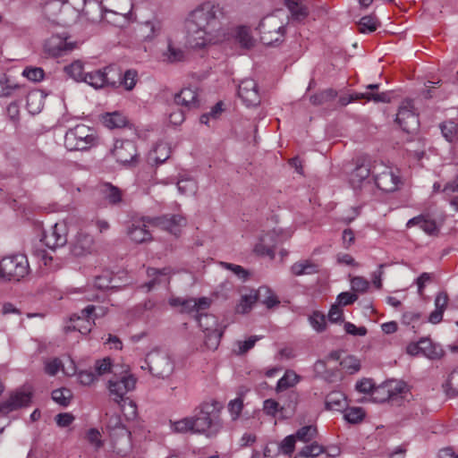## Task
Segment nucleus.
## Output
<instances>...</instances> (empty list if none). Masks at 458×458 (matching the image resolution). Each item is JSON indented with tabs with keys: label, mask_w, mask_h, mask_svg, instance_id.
<instances>
[{
	"label": "nucleus",
	"mask_w": 458,
	"mask_h": 458,
	"mask_svg": "<svg viewBox=\"0 0 458 458\" xmlns=\"http://www.w3.org/2000/svg\"><path fill=\"white\" fill-rule=\"evenodd\" d=\"M120 365H114L112 360L109 357H106L102 360H98L95 362V371L98 376H104L109 373L114 375V370L116 368H120Z\"/></svg>",
	"instance_id": "nucleus-41"
},
{
	"label": "nucleus",
	"mask_w": 458,
	"mask_h": 458,
	"mask_svg": "<svg viewBox=\"0 0 458 458\" xmlns=\"http://www.w3.org/2000/svg\"><path fill=\"white\" fill-rule=\"evenodd\" d=\"M235 39L244 48H250L254 44V39L250 35V30L245 26H239L235 29Z\"/></svg>",
	"instance_id": "nucleus-37"
},
{
	"label": "nucleus",
	"mask_w": 458,
	"mask_h": 458,
	"mask_svg": "<svg viewBox=\"0 0 458 458\" xmlns=\"http://www.w3.org/2000/svg\"><path fill=\"white\" fill-rule=\"evenodd\" d=\"M193 416H187L177 420H170L172 432L176 434H197Z\"/></svg>",
	"instance_id": "nucleus-25"
},
{
	"label": "nucleus",
	"mask_w": 458,
	"mask_h": 458,
	"mask_svg": "<svg viewBox=\"0 0 458 458\" xmlns=\"http://www.w3.org/2000/svg\"><path fill=\"white\" fill-rule=\"evenodd\" d=\"M279 14L280 12H277L264 17L258 26L260 39L265 45L271 46L284 39L285 22Z\"/></svg>",
	"instance_id": "nucleus-6"
},
{
	"label": "nucleus",
	"mask_w": 458,
	"mask_h": 458,
	"mask_svg": "<svg viewBox=\"0 0 458 458\" xmlns=\"http://www.w3.org/2000/svg\"><path fill=\"white\" fill-rule=\"evenodd\" d=\"M396 122L401 128L408 133H412L418 130L419 119L414 113L411 100H404L402 102L396 114Z\"/></svg>",
	"instance_id": "nucleus-13"
},
{
	"label": "nucleus",
	"mask_w": 458,
	"mask_h": 458,
	"mask_svg": "<svg viewBox=\"0 0 458 458\" xmlns=\"http://www.w3.org/2000/svg\"><path fill=\"white\" fill-rule=\"evenodd\" d=\"M163 60L169 64L182 62L185 58L184 51L170 38L167 40V47L162 54Z\"/></svg>",
	"instance_id": "nucleus-26"
},
{
	"label": "nucleus",
	"mask_w": 458,
	"mask_h": 458,
	"mask_svg": "<svg viewBox=\"0 0 458 458\" xmlns=\"http://www.w3.org/2000/svg\"><path fill=\"white\" fill-rule=\"evenodd\" d=\"M149 223L171 233L177 235L180 229L187 225V219L182 215H165L148 219Z\"/></svg>",
	"instance_id": "nucleus-18"
},
{
	"label": "nucleus",
	"mask_w": 458,
	"mask_h": 458,
	"mask_svg": "<svg viewBox=\"0 0 458 458\" xmlns=\"http://www.w3.org/2000/svg\"><path fill=\"white\" fill-rule=\"evenodd\" d=\"M137 377L131 372L128 366H122L114 370V375L108 379L106 387L110 397L121 403L125 395L136 388Z\"/></svg>",
	"instance_id": "nucleus-3"
},
{
	"label": "nucleus",
	"mask_w": 458,
	"mask_h": 458,
	"mask_svg": "<svg viewBox=\"0 0 458 458\" xmlns=\"http://www.w3.org/2000/svg\"><path fill=\"white\" fill-rule=\"evenodd\" d=\"M413 226H419L429 235H435L438 233V227L436 221L428 216L420 215L410 219L406 224V227L411 228Z\"/></svg>",
	"instance_id": "nucleus-24"
},
{
	"label": "nucleus",
	"mask_w": 458,
	"mask_h": 458,
	"mask_svg": "<svg viewBox=\"0 0 458 458\" xmlns=\"http://www.w3.org/2000/svg\"><path fill=\"white\" fill-rule=\"evenodd\" d=\"M148 276L151 278L148 282L144 284L141 287L146 288L147 292H149L153 289L157 284H161L162 280L161 276H168L172 274V269L170 267H164L162 269H157L154 267H149L147 270Z\"/></svg>",
	"instance_id": "nucleus-29"
},
{
	"label": "nucleus",
	"mask_w": 458,
	"mask_h": 458,
	"mask_svg": "<svg viewBox=\"0 0 458 458\" xmlns=\"http://www.w3.org/2000/svg\"><path fill=\"white\" fill-rule=\"evenodd\" d=\"M174 102L178 106L186 108H195L199 106L198 92L193 88H183L174 96Z\"/></svg>",
	"instance_id": "nucleus-23"
},
{
	"label": "nucleus",
	"mask_w": 458,
	"mask_h": 458,
	"mask_svg": "<svg viewBox=\"0 0 458 458\" xmlns=\"http://www.w3.org/2000/svg\"><path fill=\"white\" fill-rule=\"evenodd\" d=\"M75 47L72 42H67L66 38L53 35L44 43V52L52 57H56L72 51Z\"/></svg>",
	"instance_id": "nucleus-19"
},
{
	"label": "nucleus",
	"mask_w": 458,
	"mask_h": 458,
	"mask_svg": "<svg viewBox=\"0 0 458 458\" xmlns=\"http://www.w3.org/2000/svg\"><path fill=\"white\" fill-rule=\"evenodd\" d=\"M102 123L108 129H119L128 124V119L122 113H106L101 117Z\"/></svg>",
	"instance_id": "nucleus-27"
},
{
	"label": "nucleus",
	"mask_w": 458,
	"mask_h": 458,
	"mask_svg": "<svg viewBox=\"0 0 458 458\" xmlns=\"http://www.w3.org/2000/svg\"><path fill=\"white\" fill-rule=\"evenodd\" d=\"M113 441V451L119 456H125L131 449V433L121 423L119 417H112L107 422Z\"/></svg>",
	"instance_id": "nucleus-8"
},
{
	"label": "nucleus",
	"mask_w": 458,
	"mask_h": 458,
	"mask_svg": "<svg viewBox=\"0 0 458 458\" xmlns=\"http://www.w3.org/2000/svg\"><path fill=\"white\" fill-rule=\"evenodd\" d=\"M387 390H389L390 400H395L398 396L408 391L406 383L401 380L391 379L386 381Z\"/></svg>",
	"instance_id": "nucleus-35"
},
{
	"label": "nucleus",
	"mask_w": 458,
	"mask_h": 458,
	"mask_svg": "<svg viewBox=\"0 0 458 458\" xmlns=\"http://www.w3.org/2000/svg\"><path fill=\"white\" fill-rule=\"evenodd\" d=\"M257 301L256 291H250L249 294L242 296L239 304L235 308V311L240 314L248 313Z\"/></svg>",
	"instance_id": "nucleus-39"
},
{
	"label": "nucleus",
	"mask_w": 458,
	"mask_h": 458,
	"mask_svg": "<svg viewBox=\"0 0 458 458\" xmlns=\"http://www.w3.org/2000/svg\"><path fill=\"white\" fill-rule=\"evenodd\" d=\"M19 89L17 84L12 83L8 79L0 80V98H8Z\"/></svg>",
	"instance_id": "nucleus-62"
},
{
	"label": "nucleus",
	"mask_w": 458,
	"mask_h": 458,
	"mask_svg": "<svg viewBox=\"0 0 458 458\" xmlns=\"http://www.w3.org/2000/svg\"><path fill=\"white\" fill-rule=\"evenodd\" d=\"M101 192L104 198L112 205L122 201V191L113 184L106 182L101 186Z\"/></svg>",
	"instance_id": "nucleus-34"
},
{
	"label": "nucleus",
	"mask_w": 458,
	"mask_h": 458,
	"mask_svg": "<svg viewBox=\"0 0 458 458\" xmlns=\"http://www.w3.org/2000/svg\"><path fill=\"white\" fill-rule=\"evenodd\" d=\"M309 322L317 332H323L327 327L326 317L318 311H314L309 317Z\"/></svg>",
	"instance_id": "nucleus-56"
},
{
	"label": "nucleus",
	"mask_w": 458,
	"mask_h": 458,
	"mask_svg": "<svg viewBox=\"0 0 458 458\" xmlns=\"http://www.w3.org/2000/svg\"><path fill=\"white\" fill-rule=\"evenodd\" d=\"M22 75L33 82H38L44 79L45 72L40 67H26Z\"/></svg>",
	"instance_id": "nucleus-59"
},
{
	"label": "nucleus",
	"mask_w": 458,
	"mask_h": 458,
	"mask_svg": "<svg viewBox=\"0 0 458 458\" xmlns=\"http://www.w3.org/2000/svg\"><path fill=\"white\" fill-rule=\"evenodd\" d=\"M110 4L113 8L105 9L103 20L117 27L123 26L131 12V0H111Z\"/></svg>",
	"instance_id": "nucleus-11"
},
{
	"label": "nucleus",
	"mask_w": 458,
	"mask_h": 458,
	"mask_svg": "<svg viewBox=\"0 0 458 458\" xmlns=\"http://www.w3.org/2000/svg\"><path fill=\"white\" fill-rule=\"evenodd\" d=\"M243 409V401L241 398L232 400L228 403V411L233 420H236Z\"/></svg>",
	"instance_id": "nucleus-64"
},
{
	"label": "nucleus",
	"mask_w": 458,
	"mask_h": 458,
	"mask_svg": "<svg viewBox=\"0 0 458 458\" xmlns=\"http://www.w3.org/2000/svg\"><path fill=\"white\" fill-rule=\"evenodd\" d=\"M111 152L117 162L123 165H130L136 162L138 156L135 144L127 140H116Z\"/></svg>",
	"instance_id": "nucleus-15"
},
{
	"label": "nucleus",
	"mask_w": 458,
	"mask_h": 458,
	"mask_svg": "<svg viewBox=\"0 0 458 458\" xmlns=\"http://www.w3.org/2000/svg\"><path fill=\"white\" fill-rule=\"evenodd\" d=\"M365 416V412L362 408L352 407L345 410L344 418L349 423L356 424L360 422Z\"/></svg>",
	"instance_id": "nucleus-55"
},
{
	"label": "nucleus",
	"mask_w": 458,
	"mask_h": 458,
	"mask_svg": "<svg viewBox=\"0 0 458 458\" xmlns=\"http://www.w3.org/2000/svg\"><path fill=\"white\" fill-rule=\"evenodd\" d=\"M228 17L219 4L206 1L191 10L186 19L187 44L202 49L227 38Z\"/></svg>",
	"instance_id": "nucleus-1"
},
{
	"label": "nucleus",
	"mask_w": 458,
	"mask_h": 458,
	"mask_svg": "<svg viewBox=\"0 0 458 458\" xmlns=\"http://www.w3.org/2000/svg\"><path fill=\"white\" fill-rule=\"evenodd\" d=\"M65 72L77 81H83L85 73L81 61H75L64 67Z\"/></svg>",
	"instance_id": "nucleus-47"
},
{
	"label": "nucleus",
	"mask_w": 458,
	"mask_h": 458,
	"mask_svg": "<svg viewBox=\"0 0 458 458\" xmlns=\"http://www.w3.org/2000/svg\"><path fill=\"white\" fill-rule=\"evenodd\" d=\"M337 97V92L333 89H327L310 96V101L314 106H320L333 101Z\"/></svg>",
	"instance_id": "nucleus-38"
},
{
	"label": "nucleus",
	"mask_w": 458,
	"mask_h": 458,
	"mask_svg": "<svg viewBox=\"0 0 458 458\" xmlns=\"http://www.w3.org/2000/svg\"><path fill=\"white\" fill-rule=\"evenodd\" d=\"M371 172L372 171L369 164H361L357 165L350 176V182L352 183V187H360L362 182L369 178Z\"/></svg>",
	"instance_id": "nucleus-32"
},
{
	"label": "nucleus",
	"mask_w": 458,
	"mask_h": 458,
	"mask_svg": "<svg viewBox=\"0 0 458 458\" xmlns=\"http://www.w3.org/2000/svg\"><path fill=\"white\" fill-rule=\"evenodd\" d=\"M284 4L291 13L292 19L301 21L304 20L308 14V7L301 0H284Z\"/></svg>",
	"instance_id": "nucleus-28"
},
{
	"label": "nucleus",
	"mask_w": 458,
	"mask_h": 458,
	"mask_svg": "<svg viewBox=\"0 0 458 458\" xmlns=\"http://www.w3.org/2000/svg\"><path fill=\"white\" fill-rule=\"evenodd\" d=\"M238 96L246 106H256L260 103L258 84L252 79H244L241 81Z\"/></svg>",
	"instance_id": "nucleus-16"
},
{
	"label": "nucleus",
	"mask_w": 458,
	"mask_h": 458,
	"mask_svg": "<svg viewBox=\"0 0 458 458\" xmlns=\"http://www.w3.org/2000/svg\"><path fill=\"white\" fill-rule=\"evenodd\" d=\"M31 400V393L29 390H18L13 393L8 400L0 403V412L7 414L23 406H27Z\"/></svg>",
	"instance_id": "nucleus-21"
},
{
	"label": "nucleus",
	"mask_w": 458,
	"mask_h": 458,
	"mask_svg": "<svg viewBox=\"0 0 458 458\" xmlns=\"http://www.w3.org/2000/svg\"><path fill=\"white\" fill-rule=\"evenodd\" d=\"M43 107L42 98L38 92L30 93L27 97V108L31 114H38Z\"/></svg>",
	"instance_id": "nucleus-52"
},
{
	"label": "nucleus",
	"mask_w": 458,
	"mask_h": 458,
	"mask_svg": "<svg viewBox=\"0 0 458 458\" xmlns=\"http://www.w3.org/2000/svg\"><path fill=\"white\" fill-rule=\"evenodd\" d=\"M324 452L325 448L322 445H318L317 442H313L302 447L296 454L294 458H316Z\"/></svg>",
	"instance_id": "nucleus-40"
},
{
	"label": "nucleus",
	"mask_w": 458,
	"mask_h": 458,
	"mask_svg": "<svg viewBox=\"0 0 458 458\" xmlns=\"http://www.w3.org/2000/svg\"><path fill=\"white\" fill-rule=\"evenodd\" d=\"M317 434V428L315 426L309 425L298 429L294 436L299 441L310 442L316 437Z\"/></svg>",
	"instance_id": "nucleus-51"
},
{
	"label": "nucleus",
	"mask_w": 458,
	"mask_h": 458,
	"mask_svg": "<svg viewBox=\"0 0 458 458\" xmlns=\"http://www.w3.org/2000/svg\"><path fill=\"white\" fill-rule=\"evenodd\" d=\"M222 410L223 404L216 400L212 399L201 403L194 410L195 432L208 437L217 436L224 426L221 419Z\"/></svg>",
	"instance_id": "nucleus-2"
},
{
	"label": "nucleus",
	"mask_w": 458,
	"mask_h": 458,
	"mask_svg": "<svg viewBox=\"0 0 458 458\" xmlns=\"http://www.w3.org/2000/svg\"><path fill=\"white\" fill-rule=\"evenodd\" d=\"M259 339H260V337H259L257 335H252L244 341H237L236 345H237L238 349L235 351V352L239 355H242V354L246 353L248 351H250V349H252L254 347L255 344Z\"/></svg>",
	"instance_id": "nucleus-61"
},
{
	"label": "nucleus",
	"mask_w": 458,
	"mask_h": 458,
	"mask_svg": "<svg viewBox=\"0 0 458 458\" xmlns=\"http://www.w3.org/2000/svg\"><path fill=\"white\" fill-rule=\"evenodd\" d=\"M108 312V308L104 306L88 305L81 311V315H74L71 320L74 324L72 328L78 330L82 335H87L91 331L94 320L105 317Z\"/></svg>",
	"instance_id": "nucleus-10"
},
{
	"label": "nucleus",
	"mask_w": 458,
	"mask_h": 458,
	"mask_svg": "<svg viewBox=\"0 0 458 458\" xmlns=\"http://www.w3.org/2000/svg\"><path fill=\"white\" fill-rule=\"evenodd\" d=\"M97 143L98 138L94 129L85 124L76 125L67 131L64 136V146L70 151L86 150Z\"/></svg>",
	"instance_id": "nucleus-5"
},
{
	"label": "nucleus",
	"mask_w": 458,
	"mask_h": 458,
	"mask_svg": "<svg viewBox=\"0 0 458 458\" xmlns=\"http://www.w3.org/2000/svg\"><path fill=\"white\" fill-rule=\"evenodd\" d=\"M299 381V376L292 370L285 372L284 376L281 377L276 385L277 391L285 390L291 386H293Z\"/></svg>",
	"instance_id": "nucleus-46"
},
{
	"label": "nucleus",
	"mask_w": 458,
	"mask_h": 458,
	"mask_svg": "<svg viewBox=\"0 0 458 458\" xmlns=\"http://www.w3.org/2000/svg\"><path fill=\"white\" fill-rule=\"evenodd\" d=\"M389 390H387L386 382L381 385L375 386L371 398L375 403H384L386 401H390L389 398Z\"/></svg>",
	"instance_id": "nucleus-58"
},
{
	"label": "nucleus",
	"mask_w": 458,
	"mask_h": 458,
	"mask_svg": "<svg viewBox=\"0 0 458 458\" xmlns=\"http://www.w3.org/2000/svg\"><path fill=\"white\" fill-rule=\"evenodd\" d=\"M296 438L294 435H290L284 437L279 444V451L284 454H292L294 451Z\"/></svg>",
	"instance_id": "nucleus-63"
},
{
	"label": "nucleus",
	"mask_w": 458,
	"mask_h": 458,
	"mask_svg": "<svg viewBox=\"0 0 458 458\" xmlns=\"http://www.w3.org/2000/svg\"><path fill=\"white\" fill-rule=\"evenodd\" d=\"M222 332L219 329L205 333V345L210 350H216L220 343Z\"/></svg>",
	"instance_id": "nucleus-57"
},
{
	"label": "nucleus",
	"mask_w": 458,
	"mask_h": 458,
	"mask_svg": "<svg viewBox=\"0 0 458 458\" xmlns=\"http://www.w3.org/2000/svg\"><path fill=\"white\" fill-rule=\"evenodd\" d=\"M441 132L449 142L458 140V124L453 121H447L440 125Z\"/></svg>",
	"instance_id": "nucleus-42"
},
{
	"label": "nucleus",
	"mask_w": 458,
	"mask_h": 458,
	"mask_svg": "<svg viewBox=\"0 0 458 458\" xmlns=\"http://www.w3.org/2000/svg\"><path fill=\"white\" fill-rule=\"evenodd\" d=\"M115 72L112 66H106L103 69L94 70L85 73L83 81L94 89H102L106 87L117 88V81L110 77V73Z\"/></svg>",
	"instance_id": "nucleus-14"
},
{
	"label": "nucleus",
	"mask_w": 458,
	"mask_h": 458,
	"mask_svg": "<svg viewBox=\"0 0 458 458\" xmlns=\"http://www.w3.org/2000/svg\"><path fill=\"white\" fill-rule=\"evenodd\" d=\"M170 156V148L166 143H158L150 154V159L157 164L164 163Z\"/></svg>",
	"instance_id": "nucleus-43"
},
{
	"label": "nucleus",
	"mask_w": 458,
	"mask_h": 458,
	"mask_svg": "<svg viewBox=\"0 0 458 458\" xmlns=\"http://www.w3.org/2000/svg\"><path fill=\"white\" fill-rule=\"evenodd\" d=\"M325 404L327 410L342 411L345 409L347 403L342 392L334 391L327 395Z\"/></svg>",
	"instance_id": "nucleus-30"
},
{
	"label": "nucleus",
	"mask_w": 458,
	"mask_h": 458,
	"mask_svg": "<svg viewBox=\"0 0 458 458\" xmlns=\"http://www.w3.org/2000/svg\"><path fill=\"white\" fill-rule=\"evenodd\" d=\"M372 174L376 185L383 191L393 192L401 183L399 171L384 164H375Z\"/></svg>",
	"instance_id": "nucleus-9"
},
{
	"label": "nucleus",
	"mask_w": 458,
	"mask_h": 458,
	"mask_svg": "<svg viewBox=\"0 0 458 458\" xmlns=\"http://www.w3.org/2000/svg\"><path fill=\"white\" fill-rule=\"evenodd\" d=\"M30 273V265L26 255L12 254L0 260V279L19 282Z\"/></svg>",
	"instance_id": "nucleus-4"
},
{
	"label": "nucleus",
	"mask_w": 458,
	"mask_h": 458,
	"mask_svg": "<svg viewBox=\"0 0 458 458\" xmlns=\"http://www.w3.org/2000/svg\"><path fill=\"white\" fill-rule=\"evenodd\" d=\"M148 219L150 217H143L139 220H135L129 225L127 229V234L130 239L135 243H143L152 240L150 232L148 229V225L150 224Z\"/></svg>",
	"instance_id": "nucleus-22"
},
{
	"label": "nucleus",
	"mask_w": 458,
	"mask_h": 458,
	"mask_svg": "<svg viewBox=\"0 0 458 458\" xmlns=\"http://www.w3.org/2000/svg\"><path fill=\"white\" fill-rule=\"evenodd\" d=\"M124 417L129 420H134L137 417V406L135 403L129 398H123L121 403H118Z\"/></svg>",
	"instance_id": "nucleus-53"
},
{
	"label": "nucleus",
	"mask_w": 458,
	"mask_h": 458,
	"mask_svg": "<svg viewBox=\"0 0 458 458\" xmlns=\"http://www.w3.org/2000/svg\"><path fill=\"white\" fill-rule=\"evenodd\" d=\"M68 226L65 221H59L44 231L41 241L49 249L63 247L67 242Z\"/></svg>",
	"instance_id": "nucleus-12"
},
{
	"label": "nucleus",
	"mask_w": 458,
	"mask_h": 458,
	"mask_svg": "<svg viewBox=\"0 0 458 458\" xmlns=\"http://www.w3.org/2000/svg\"><path fill=\"white\" fill-rule=\"evenodd\" d=\"M197 320L199 322V327L203 329L205 333L218 329L217 320L216 317L213 315L200 314L197 317Z\"/></svg>",
	"instance_id": "nucleus-49"
},
{
	"label": "nucleus",
	"mask_w": 458,
	"mask_h": 458,
	"mask_svg": "<svg viewBox=\"0 0 458 458\" xmlns=\"http://www.w3.org/2000/svg\"><path fill=\"white\" fill-rule=\"evenodd\" d=\"M280 242V235L276 230L268 231L260 235L255 244L254 251L260 256L275 257V250Z\"/></svg>",
	"instance_id": "nucleus-17"
},
{
	"label": "nucleus",
	"mask_w": 458,
	"mask_h": 458,
	"mask_svg": "<svg viewBox=\"0 0 458 458\" xmlns=\"http://www.w3.org/2000/svg\"><path fill=\"white\" fill-rule=\"evenodd\" d=\"M159 31V23L155 21H146L140 28V36L145 41L154 39L158 35Z\"/></svg>",
	"instance_id": "nucleus-36"
},
{
	"label": "nucleus",
	"mask_w": 458,
	"mask_h": 458,
	"mask_svg": "<svg viewBox=\"0 0 458 458\" xmlns=\"http://www.w3.org/2000/svg\"><path fill=\"white\" fill-rule=\"evenodd\" d=\"M443 387L449 397H454L458 394V368L450 373Z\"/></svg>",
	"instance_id": "nucleus-44"
},
{
	"label": "nucleus",
	"mask_w": 458,
	"mask_h": 458,
	"mask_svg": "<svg viewBox=\"0 0 458 458\" xmlns=\"http://www.w3.org/2000/svg\"><path fill=\"white\" fill-rule=\"evenodd\" d=\"M256 294L257 300L260 301L268 309L279 304L276 295L267 286H260L256 291Z\"/></svg>",
	"instance_id": "nucleus-33"
},
{
	"label": "nucleus",
	"mask_w": 458,
	"mask_h": 458,
	"mask_svg": "<svg viewBox=\"0 0 458 458\" xmlns=\"http://www.w3.org/2000/svg\"><path fill=\"white\" fill-rule=\"evenodd\" d=\"M291 272L296 276L312 275L318 272V266L310 259H303L293 264Z\"/></svg>",
	"instance_id": "nucleus-31"
},
{
	"label": "nucleus",
	"mask_w": 458,
	"mask_h": 458,
	"mask_svg": "<svg viewBox=\"0 0 458 458\" xmlns=\"http://www.w3.org/2000/svg\"><path fill=\"white\" fill-rule=\"evenodd\" d=\"M419 349H420L421 355L429 359H435L437 356L435 347L429 339H420L419 341Z\"/></svg>",
	"instance_id": "nucleus-60"
},
{
	"label": "nucleus",
	"mask_w": 458,
	"mask_h": 458,
	"mask_svg": "<svg viewBox=\"0 0 458 458\" xmlns=\"http://www.w3.org/2000/svg\"><path fill=\"white\" fill-rule=\"evenodd\" d=\"M378 24V21L376 17L368 15L360 20L358 28L361 33H370L377 30Z\"/></svg>",
	"instance_id": "nucleus-48"
},
{
	"label": "nucleus",
	"mask_w": 458,
	"mask_h": 458,
	"mask_svg": "<svg viewBox=\"0 0 458 458\" xmlns=\"http://www.w3.org/2000/svg\"><path fill=\"white\" fill-rule=\"evenodd\" d=\"M95 250V242L93 237L84 232L80 231L71 242V251L76 257H83L91 254Z\"/></svg>",
	"instance_id": "nucleus-20"
},
{
	"label": "nucleus",
	"mask_w": 458,
	"mask_h": 458,
	"mask_svg": "<svg viewBox=\"0 0 458 458\" xmlns=\"http://www.w3.org/2000/svg\"><path fill=\"white\" fill-rule=\"evenodd\" d=\"M197 188L196 182L191 178H182L177 182V189L182 195H193Z\"/></svg>",
	"instance_id": "nucleus-50"
},
{
	"label": "nucleus",
	"mask_w": 458,
	"mask_h": 458,
	"mask_svg": "<svg viewBox=\"0 0 458 458\" xmlns=\"http://www.w3.org/2000/svg\"><path fill=\"white\" fill-rule=\"evenodd\" d=\"M146 363L149 372L157 378L169 377L174 369V364L169 354L160 349H155L146 356Z\"/></svg>",
	"instance_id": "nucleus-7"
},
{
	"label": "nucleus",
	"mask_w": 458,
	"mask_h": 458,
	"mask_svg": "<svg viewBox=\"0 0 458 458\" xmlns=\"http://www.w3.org/2000/svg\"><path fill=\"white\" fill-rule=\"evenodd\" d=\"M138 81V72L135 70H127L120 78L118 86H123L126 90H132Z\"/></svg>",
	"instance_id": "nucleus-45"
},
{
	"label": "nucleus",
	"mask_w": 458,
	"mask_h": 458,
	"mask_svg": "<svg viewBox=\"0 0 458 458\" xmlns=\"http://www.w3.org/2000/svg\"><path fill=\"white\" fill-rule=\"evenodd\" d=\"M72 397L71 390L67 388L55 389L52 392L53 400L63 406H67Z\"/></svg>",
	"instance_id": "nucleus-54"
}]
</instances>
